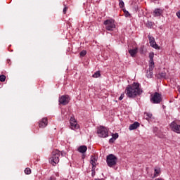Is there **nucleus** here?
<instances>
[{"mask_svg":"<svg viewBox=\"0 0 180 180\" xmlns=\"http://www.w3.org/2000/svg\"><path fill=\"white\" fill-rule=\"evenodd\" d=\"M125 93L128 98H136L138 95H141L143 90L140 89V84L134 83L127 86Z\"/></svg>","mask_w":180,"mask_h":180,"instance_id":"obj_1","label":"nucleus"},{"mask_svg":"<svg viewBox=\"0 0 180 180\" xmlns=\"http://www.w3.org/2000/svg\"><path fill=\"white\" fill-rule=\"evenodd\" d=\"M60 150H55L52 151V156L49 159V162L53 167H56L58 162H60Z\"/></svg>","mask_w":180,"mask_h":180,"instance_id":"obj_2","label":"nucleus"},{"mask_svg":"<svg viewBox=\"0 0 180 180\" xmlns=\"http://www.w3.org/2000/svg\"><path fill=\"white\" fill-rule=\"evenodd\" d=\"M103 25H105L106 30L109 32L113 31V30L116 29V24L115 23V20H106L104 21Z\"/></svg>","mask_w":180,"mask_h":180,"instance_id":"obj_3","label":"nucleus"},{"mask_svg":"<svg viewBox=\"0 0 180 180\" xmlns=\"http://www.w3.org/2000/svg\"><path fill=\"white\" fill-rule=\"evenodd\" d=\"M106 162L108 167H115L117 163V158H116L113 154H110L107 156Z\"/></svg>","mask_w":180,"mask_h":180,"instance_id":"obj_4","label":"nucleus"},{"mask_svg":"<svg viewBox=\"0 0 180 180\" xmlns=\"http://www.w3.org/2000/svg\"><path fill=\"white\" fill-rule=\"evenodd\" d=\"M97 134L99 137H103L105 139V137H108L109 132L108 131V129L106 127L101 126L97 129Z\"/></svg>","mask_w":180,"mask_h":180,"instance_id":"obj_5","label":"nucleus"},{"mask_svg":"<svg viewBox=\"0 0 180 180\" xmlns=\"http://www.w3.org/2000/svg\"><path fill=\"white\" fill-rule=\"evenodd\" d=\"M162 101V97L160 93L155 92L154 94L151 95L150 102L153 103H161Z\"/></svg>","mask_w":180,"mask_h":180,"instance_id":"obj_6","label":"nucleus"},{"mask_svg":"<svg viewBox=\"0 0 180 180\" xmlns=\"http://www.w3.org/2000/svg\"><path fill=\"white\" fill-rule=\"evenodd\" d=\"M170 128L174 133L180 134V122L178 120L173 121L170 124Z\"/></svg>","mask_w":180,"mask_h":180,"instance_id":"obj_7","label":"nucleus"},{"mask_svg":"<svg viewBox=\"0 0 180 180\" xmlns=\"http://www.w3.org/2000/svg\"><path fill=\"white\" fill-rule=\"evenodd\" d=\"M59 105H63L65 106V105H68L70 103V96L69 95H63L59 97L58 99Z\"/></svg>","mask_w":180,"mask_h":180,"instance_id":"obj_8","label":"nucleus"},{"mask_svg":"<svg viewBox=\"0 0 180 180\" xmlns=\"http://www.w3.org/2000/svg\"><path fill=\"white\" fill-rule=\"evenodd\" d=\"M148 39L151 47L156 50H160V46L157 44V42H155V39L153 37L149 34L148 35Z\"/></svg>","mask_w":180,"mask_h":180,"instance_id":"obj_9","label":"nucleus"},{"mask_svg":"<svg viewBox=\"0 0 180 180\" xmlns=\"http://www.w3.org/2000/svg\"><path fill=\"white\" fill-rule=\"evenodd\" d=\"M70 129L72 130H78L79 129V125L78 124V122L75 120V117H70Z\"/></svg>","mask_w":180,"mask_h":180,"instance_id":"obj_10","label":"nucleus"},{"mask_svg":"<svg viewBox=\"0 0 180 180\" xmlns=\"http://www.w3.org/2000/svg\"><path fill=\"white\" fill-rule=\"evenodd\" d=\"M47 124H48L47 118L44 117V118H42L39 121V127H40V129H44V127H46V126H47Z\"/></svg>","mask_w":180,"mask_h":180,"instance_id":"obj_11","label":"nucleus"},{"mask_svg":"<svg viewBox=\"0 0 180 180\" xmlns=\"http://www.w3.org/2000/svg\"><path fill=\"white\" fill-rule=\"evenodd\" d=\"M98 162V157L96 156H91L90 164L92 165V169H95L96 168V162Z\"/></svg>","mask_w":180,"mask_h":180,"instance_id":"obj_12","label":"nucleus"},{"mask_svg":"<svg viewBox=\"0 0 180 180\" xmlns=\"http://www.w3.org/2000/svg\"><path fill=\"white\" fill-rule=\"evenodd\" d=\"M137 53H139L138 48H135L134 49L129 50V53L130 54L131 57H136V56L137 55Z\"/></svg>","mask_w":180,"mask_h":180,"instance_id":"obj_13","label":"nucleus"},{"mask_svg":"<svg viewBox=\"0 0 180 180\" xmlns=\"http://www.w3.org/2000/svg\"><path fill=\"white\" fill-rule=\"evenodd\" d=\"M162 10L160 9V8H155L153 11V16L155 17H158V16H161L162 15Z\"/></svg>","mask_w":180,"mask_h":180,"instance_id":"obj_14","label":"nucleus"},{"mask_svg":"<svg viewBox=\"0 0 180 180\" xmlns=\"http://www.w3.org/2000/svg\"><path fill=\"white\" fill-rule=\"evenodd\" d=\"M138 127H140V123L135 122L129 126V130H136Z\"/></svg>","mask_w":180,"mask_h":180,"instance_id":"obj_15","label":"nucleus"},{"mask_svg":"<svg viewBox=\"0 0 180 180\" xmlns=\"http://www.w3.org/2000/svg\"><path fill=\"white\" fill-rule=\"evenodd\" d=\"M87 150H88V148L86 146H81L77 149L79 153H82V154H84V153H86Z\"/></svg>","mask_w":180,"mask_h":180,"instance_id":"obj_16","label":"nucleus"},{"mask_svg":"<svg viewBox=\"0 0 180 180\" xmlns=\"http://www.w3.org/2000/svg\"><path fill=\"white\" fill-rule=\"evenodd\" d=\"M144 117L146 120H150V119L153 117V114H151L150 112H145Z\"/></svg>","mask_w":180,"mask_h":180,"instance_id":"obj_17","label":"nucleus"},{"mask_svg":"<svg viewBox=\"0 0 180 180\" xmlns=\"http://www.w3.org/2000/svg\"><path fill=\"white\" fill-rule=\"evenodd\" d=\"M99 77H101V72L99 71L95 72L94 74L92 75L93 78H99Z\"/></svg>","mask_w":180,"mask_h":180,"instance_id":"obj_18","label":"nucleus"},{"mask_svg":"<svg viewBox=\"0 0 180 180\" xmlns=\"http://www.w3.org/2000/svg\"><path fill=\"white\" fill-rule=\"evenodd\" d=\"M161 173V169L160 168H156L155 169V176H158V175H160V174Z\"/></svg>","mask_w":180,"mask_h":180,"instance_id":"obj_19","label":"nucleus"},{"mask_svg":"<svg viewBox=\"0 0 180 180\" xmlns=\"http://www.w3.org/2000/svg\"><path fill=\"white\" fill-rule=\"evenodd\" d=\"M146 77H147V78H151V77H153V71H151V70H148L147 72H146Z\"/></svg>","mask_w":180,"mask_h":180,"instance_id":"obj_20","label":"nucleus"},{"mask_svg":"<svg viewBox=\"0 0 180 180\" xmlns=\"http://www.w3.org/2000/svg\"><path fill=\"white\" fill-rule=\"evenodd\" d=\"M25 174H26L27 175H30V174H32V169H30V168L27 167L25 169Z\"/></svg>","mask_w":180,"mask_h":180,"instance_id":"obj_21","label":"nucleus"},{"mask_svg":"<svg viewBox=\"0 0 180 180\" xmlns=\"http://www.w3.org/2000/svg\"><path fill=\"white\" fill-rule=\"evenodd\" d=\"M154 62H150L149 63V70L150 71H153V70H154Z\"/></svg>","mask_w":180,"mask_h":180,"instance_id":"obj_22","label":"nucleus"},{"mask_svg":"<svg viewBox=\"0 0 180 180\" xmlns=\"http://www.w3.org/2000/svg\"><path fill=\"white\" fill-rule=\"evenodd\" d=\"M150 62H154V53H149Z\"/></svg>","mask_w":180,"mask_h":180,"instance_id":"obj_23","label":"nucleus"},{"mask_svg":"<svg viewBox=\"0 0 180 180\" xmlns=\"http://www.w3.org/2000/svg\"><path fill=\"white\" fill-rule=\"evenodd\" d=\"M6 79V76L1 75H0V81L1 82H5V80Z\"/></svg>","mask_w":180,"mask_h":180,"instance_id":"obj_24","label":"nucleus"},{"mask_svg":"<svg viewBox=\"0 0 180 180\" xmlns=\"http://www.w3.org/2000/svg\"><path fill=\"white\" fill-rule=\"evenodd\" d=\"M119 6L120 8H124V2L122 0H119Z\"/></svg>","mask_w":180,"mask_h":180,"instance_id":"obj_25","label":"nucleus"},{"mask_svg":"<svg viewBox=\"0 0 180 180\" xmlns=\"http://www.w3.org/2000/svg\"><path fill=\"white\" fill-rule=\"evenodd\" d=\"M81 57H84V56H86V51L83 50L80 52Z\"/></svg>","mask_w":180,"mask_h":180,"instance_id":"obj_26","label":"nucleus"},{"mask_svg":"<svg viewBox=\"0 0 180 180\" xmlns=\"http://www.w3.org/2000/svg\"><path fill=\"white\" fill-rule=\"evenodd\" d=\"M112 136L116 140V139L119 138V134L117 133L113 134Z\"/></svg>","mask_w":180,"mask_h":180,"instance_id":"obj_27","label":"nucleus"},{"mask_svg":"<svg viewBox=\"0 0 180 180\" xmlns=\"http://www.w3.org/2000/svg\"><path fill=\"white\" fill-rule=\"evenodd\" d=\"M146 25H147L148 27L151 28V27L153 26V22H150V21H148Z\"/></svg>","mask_w":180,"mask_h":180,"instance_id":"obj_28","label":"nucleus"},{"mask_svg":"<svg viewBox=\"0 0 180 180\" xmlns=\"http://www.w3.org/2000/svg\"><path fill=\"white\" fill-rule=\"evenodd\" d=\"M160 76L161 78H165L166 74H165V72H161L160 74Z\"/></svg>","mask_w":180,"mask_h":180,"instance_id":"obj_29","label":"nucleus"},{"mask_svg":"<svg viewBox=\"0 0 180 180\" xmlns=\"http://www.w3.org/2000/svg\"><path fill=\"white\" fill-rule=\"evenodd\" d=\"M124 13L125 16H130V13H129V11L124 10Z\"/></svg>","mask_w":180,"mask_h":180,"instance_id":"obj_30","label":"nucleus"},{"mask_svg":"<svg viewBox=\"0 0 180 180\" xmlns=\"http://www.w3.org/2000/svg\"><path fill=\"white\" fill-rule=\"evenodd\" d=\"M68 10V7L65 6L64 8H63V13L64 15H65V13H67V11Z\"/></svg>","mask_w":180,"mask_h":180,"instance_id":"obj_31","label":"nucleus"},{"mask_svg":"<svg viewBox=\"0 0 180 180\" xmlns=\"http://www.w3.org/2000/svg\"><path fill=\"white\" fill-rule=\"evenodd\" d=\"M123 98H124V94H121V96L119 98V101H122Z\"/></svg>","mask_w":180,"mask_h":180,"instance_id":"obj_32","label":"nucleus"},{"mask_svg":"<svg viewBox=\"0 0 180 180\" xmlns=\"http://www.w3.org/2000/svg\"><path fill=\"white\" fill-rule=\"evenodd\" d=\"M115 139L113 137H112L110 140H109V143H115Z\"/></svg>","mask_w":180,"mask_h":180,"instance_id":"obj_33","label":"nucleus"},{"mask_svg":"<svg viewBox=\"0 0 180 180\" xmlns=\"http://www.w3.org/2000/svg\"><path fill=\"white\" fill-rule=\"evenodd\" d=\"M176 16L177 18H179V19H180V11H179L177 13H176Z\"/></svg>","mask_w":180,"mask_h":180,"instance_id":"obj_34","label":"nucleus"},{"mask_svg":"<svg viewBox=\"0 0 180 180\" xmlns=\"http://www.w3.org/2000/svg\"><path fill=\"white\" fill-rule=\"evenodd\" d=\"M7 63L8 64V65H11V64H12V62L11 61V60H7Z\"/></svg>","mask_w":180,"mask_h":180,"instance_id":"obj_35","label":"nucleus"},{"mask_svg":"<svg viewBox=\"0 0 180 180\" xmlns=\"http://www.w3.org/2000/svg\"><path fill=\"white\" fill-rule=\"evenodd\" d=\"M51 180H56V179L51 177Z\"/></svg>","mask_w":180,"mask_h":180,"instance_id":"obj_36","label":"nucleus"},{"mask_svg":"<svg viewBox=\"0 0 180 180\" xmlns=\"http://www.w3.org/2000/svg\"><path fill=\"white\" fill-rule=\"evenodd\" d=\"M95 180H103V179H96Z\"/></svg>","mask_w":180,"mask_h":180,"instance_id":"obj_37","label":"nucleus"},{"mask_svg":"<svg viewBox=\"0 0 180 180\" xmlns=\"http://www.w3.org/2000/svg\"><path fill=\"white\" fill-rule=\"evenodd\" d=\"M155 180H162V179H155Z\"/></svg>","mask_w":180,"mask_h":180,"instance_id":"obj_38","label":"nucleus"}]
</instances>
